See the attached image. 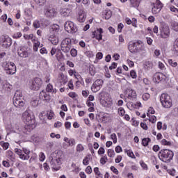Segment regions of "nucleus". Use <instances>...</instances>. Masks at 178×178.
<instances>
[{
  "label": "nucleus",
  "mask_w": 178,
  "mask_h": 178,
  "mask_svg": "<svg viewBox=\"0 0 178 178\" xmlns=\"http://www.w3.org/2000/svg\"><path fill=\"white\" fill-rule=\"evenodd\" d=\"M22 120L25 124L28 125L31 129L35 128V118L29 111H26L23 113Z\"/></svg>",
  "instance_id": "nucleus-1"
},
{
  "label": "nucleus",
  "mask_w": 178,
  "mask_h": 178,
  "mask_svg": "<svg viewBox=\"0 0 178 178\" xmlns=\"http://www.w3.org/2000/svg\"><path fill=\"white\" fill-rule=\"evenodd\" d=\"M13 104L16 108H23L26 104V101L23 98L22 90H17L13 97Z\"/></svg>",
  "instance_id": "nucleus-2"
},
{
  "label": "nucleus",
  "mask_w": 178,
  "mask_h": 178,
  "mask_svg": "<svg viewBox=\"0 0 178 178\" xmlns=\"http://www.w3.org/2000/svg\"><path fill=\"white\" fill-rule=\"evenodd\" d=\"M173 152L169 149H161L159 153V158L162 162L168 163L173 159Z\"/></svg>",
  "instance_id": "nucleus-3"
},
{
  "label": "nucleus",
  "mask_w": 178,
  "mask_h": 178,
  "mask_svg": "<svg viewBox=\"0 0 178 178\" xmlns=\"http://www.w3.org/2000/svg\"><path fill=\"white\" fill-rule=\"evenodd\" d=\"M160 101L162 106L163 108H165L166 109H169V108H172V105H173L172 97H170V95L166 93L161 94L160 97Z\"/></svg>",
  "instance_id": "nucleus-4"
},
{
  "label": "nucleus",
  "mask_w": 178,
  "mask_h": 178,
  "mask_svg": "<svg viewBox=\"0 0 178 178\" xmlns=\"http://www.w3.org/2000/svg\"><path fill=\"white\" fill-rule=\"evenodd\" d=\"M49 162L53 169L59 170V166L62 165V159L58 156L56 154H51L49 156Z\"/></svg>",
  "instance_id": "nucleus-5"
},
{
  "label": "nucleus",
  "mask_w": 178,
  "mask_h": 178,
  "mask_svg": "<svg viewBox=\"0 0 178 178\" xmlns=\"http://www.w3.org/2000/svg\"><path fill=\"white\" fill-rule=\"evenodd\" d=\"M61 51L65 54H69L72 48V40L69 38H67L61 42L60 44Z\"/></svg>",
  "instance_id": "nucleus-6"
},
{
  "label": "nucleus",
  "mask_w": 178,
  "mask_h": 178,
  "mask_svg": "<svg viewBox=\"0 0 178 178\" xmlns=\"http://www.w3.org/2000/svg\"><path fill=\"white\" fill-rule=\"evenodd\" d=\"M6 74H15L16 73V65L13 62H5L3 64Z\"/></svg>",
  "instance_id": "nucleus-7"
},
{
  "label": "nucleus",
  "mask_w": 178,
  "mask_h": 178,
  "mask_svg": "<svg viewBox=\"0 0 178 178\" xmlns=\"http://www.w3.org/2000/svg\"><path fill=\"white\" fill-rule=\"evenodd\" d=\"M42 86V81L40 78H35L31 82L30 88L31 90H33V91H37V90H40V88Z\"/></svg>",
  "instance_id": "nucleus-8"
},
{
  "label": "nucleus",
  "mask_w": 178,
  "mask_h": 178,
  "mask_svg": "<svg viewBox=\"0 0 178 178\" xmlns=\"http://www.w3.org/2000/svg\"><path fill=\"white\" fill-rule=\"evenodd\" d=\"M65 30L67 31V33H70L72 34L76 33L77 31V27L74 26V24L72 22L67 21L64 25Z\"/></svg>",
  "instance_id": "nucleus-9"
},
{
  "label": "nucleus",
  "mask_w": 178,
  "mask_h": 178,
  "mask_svg": "<svg viewBox=\"0 0 178 178\" xmlns=\"http://www.w3.org/2000/svg\"><path fill=\"white\" fill-rule=\"evenodd\" d=\"M136 54H140V55H145V54H147V49H145V45L143 44V41L141 40H138L136 42Z\"/></svg>",
  "instance_id": "nucleus-10"
},
{
  "label": "nucleus",
  "mask_w": 178,
  "mask_h": 178,
  "mask_svg": "<svg viewBox=\"0 0 178 178\" xmlns=\"http://www.w3.org/2000/svg\"><path fill=\"white\" fill-rule=\"evenodd\" d=\"M44 16L47 19H55L58 16V11L55 8H48L44 11Z\"/></svg>",
  "instance_id": "nucleus-11"
},
{
  "label": "nucleus",
  "mask_w": 178,
  "mask_h": 178,
  "mask_svg": "<svg viewBox=\"0 0 178 178\" xmlns=\"http://www.w3.org/2000/svg\"><path fill=\"white\" fill-rule=\"evenodd\" d=\"M102 84H104V80L97 79L96 80L93 84L92 85L91 90L92 92H97L101 90V87H102Z\"/></svg>",
  "instance_id": "nucleus-12"
},
{
  "label": "nucleus",
  "mask_w": 178,
  "mask_h": 178,
  "mask_svg": "<svg viewBox=\"0 0 178 178\" xmlns=\"http://www.w3.org/2000/svg\"><path fill=\"white\" fill-rule=\"evenodd\" d=\"M170 34V29H169V26L164 25L160 28V35L162 38H168Z\"/></svg>",
  "instance_id": "nucleus-13"
},
{
  "label": "nucleus",
  "mask_w": 178,
  "mask_h": 178,
  "mask_svg": "<svg viewBox=\"0 0 178 178\" xmlns=\"http://www.w3.org/2000/svg\"><path fill=\"white\" fill-rule=\"evenodd\" d=\"M162 3L159 0H156V3L154 4L153 8H152V12L153 15H156L162 10Z\"/></svg>",
  "instance_id": "nucleus-14"
},
{
  "label": "nucleus",
  "mask_w": 178,
  "mask_h": 178,
  "mask_svg": "<svg viewBox=\"0 0 178 178\" xmlns=\"http://www.w3.org/2000/svg\"><path fill=\"white\" fill-rule=\"evenodd\" d=\"M102 33H104L102 28L97 29L92 32V38H96L98 41H101V40H102Z\"/></svg>",
  "instance_id": "nucleus-15"
},
{
  "label": "nucleus",
  "mask_w": 178,
  "mask_h": 178,
  "mask_svg": "<svg viewBox=\"0 0 178 178\" xmlns=\"http://www.w3.org/2000/svg\"><path fill=\"white\" fill-rule=\"evenodd\" d=\"M1 45L3 48H9L12 45V38L8 36L4 37Z\"/></svg>",
  "instance_id": "nucleus-16"
},
{
  "label": "nucleus",
  "mask_w": 178,
  "mask_h": 178,
  "mask_svg": "<svg viewBox=\"0 0 178 178\" xmlns=\"http://www.w3.org/2000/svg\"><path fill=\"white\" fill-rule=\"evenodd\" d=\"M39 97L40 99H42V101H45L46 102H49V101H51V96L44 90L40 92Z\"/></svg>",
  "instance_id": "nucleus-17"
},
{
  "label": "nucleus",
  "mask_w": 178,
  "mask_h": 178,
  "mask_svg": "<svg viewBox=\"0 0 178 178\" xmlns=\"http://www.w3.org/2000/svg\"><path fill=\"white\" fill-rule=\"evenodd\" d=\"M128 49L131 54H136V51H137V42H129Z\"/></svg>",
  "instance_id": "nucleus-18"
},
{
  "label": "nucleus",
  "mask_w": 178,
  "mask_h": 178,
  "mask_svg": "<svg viewBox=\"0 0 178 178\" xmlns=\"http://www.w3.org/2000/svg\"><path fill=\"white\" fill-rule=\"evenodd\" d=\"M60 14L63 17H69L72 15V9L70 8H62L60 10Z\"/></svg>",
  "instance_id": "nucleus-19"
},
{
  "label": "nucleus",
  "mask_w": 178,
  "mask_h": 178,
  "mask_svg": "<svg viewBox=\"0 0 178 178\" xmlns=\"http://www.w3.org/2000/svg\"><path fill=\"white\" fill-rule=\"evenodd\" d=\"M86 19H87V15H86V12L84 10H81L79 13L78 22L79 23H84L86 22Z\"/></svg>",
  "instance_id": "nucleus-20"
},
{
  "label": "nucleus",
  "mask_w": 178,
  "mask_h": 178,
  "mask_svg": "<svg viewBox=\"0 0 178 178\" xmlns=\"http://www.w3.org/2000/svg\"><path fill=\"white\" fill-rule=\"evenodd\" d=\"M17 54L21 58H27L29 56V52L26 50V48L24 47H20L17 50Z\"/></svg>",
  "instance_id": "nucleus-21"
},
{
  "label": "nucleus",
  "mask_w": 178,
  "mask_h": 178,
  "mask_svg": "<svg viewBox=\"0 0 178 178\" xmlns=\"http://www.w3.org/2000/svg\"><path fill=\"white\" fill-rule=\"evenodd\" d=\"M127 94L128 95V98L131 99V98H136L137 92L136 90L131 89V88H128L126 90Z\"/></svg>",
  "instance_id": "nucleus-22"
},
{
  "label": "nucleus",
  "mask_w": 178,
  "mask_h": 178,
  "mask_svg": "<svg viewBox=\"0 0 178 178\" xmlns=\"http://www.w3.org/2000/svg\"><path fill=\"white\" fill-rule=\"evenodd\" d=\"M49 41H51L53 45H58L59 43V38L56 35H50L49 37Z\"/></svg>",
  "instance_id": "nucleus-23"
},
{
  "label": "nucleus",
  "mask_w": 178,
  "mask_h": 178,
  "mask_svg": "<svg viewBox=\"0 0 178 178\" xmlns=\"http://www.w3.org/2000/svg\"><path fill=\"white\" fill-rule=\"evenodd\" d=\"M162 79H163V74L156 72L153 76V81L154 83H159L161 81Z\"/></svg>",
  "instance_id": "nucleus-24"
},
{
  "label": "nucleus",
  "mask_w": 178,
  "mask_h": 178,
  "mask_svg": "<svg viewBox=\"0 0 178 178\" xmlns=\"http://www.w3.org/2000/svg\"><path fill=\"white\" fill-rule=\"evenodd\" d=\"M59 33V26L58 24H54L50 30V35H56Z\"/></svg>",
  "instance_id": "nucleus-25"
},
{
  "label": "nucleus",
  "mask_w": 178,
  "mask_h": 178,
  "mask_svg": "<svg viewBox=\"0 0 178 178\" xmlns=\"http://www.w3.org/2000/svg\"><path fill=\"white\" fill-rule=\"evenodd\" d=\"M131 8H138L141 0H129Z\"/></svg>",
  "instance_id": "nucleus-26"
},
{
  "label": "nucleus",
  "mask_w": 178,
  "mask_h": 178,
  "mask_svg": "<svg viewBox=\"0 0 178 178\" xmlns=\"http://www.w3.org/2000/svg\"><path fill=\"white\" fill-rule=\"evenodd\" d=\"M6 156L7 158H8V159H10V161H12V162H15V159H16L15 156V154L13 152L8 150L6 152Z\"/></svg>",
  "instance_id": "nucleus-27"
},
{
  "label": "nucleus",
  "mask_w": 178,
  "mask_h": 178,
  "mask_svg": "<svg viewBox=\"0 0 178 178\" xmlns=\"http://www.w3.org/2000/svg\"><path fill=\"white\" fill-rule=\"evenodd\" d=\"M64 141L65 143H67L68 145L70 147H73V145H76V140L73 138L72 139H69L67 137H65L64 138Z\"/></svg>",
  "instance_id": "nucleus-28"
},
{
  "label": "nucleus",
  "mask_w": 178,
  "mask_h": 178,
  "mask_svg": "<svg viewBox=\"0 0 178 178\" xmlns=\"http://www.w3.org/2000/svg\"><path fill=\"white\" fill-rule=\"evenodd\" d=\"M33 43V51L35 52H37L38 51V48L40 47V45H41V42L37 40V38L35 39V41L32 42Z\"/></svg>",
  "instance_id": "nucleus-29"
},
{
  "label": "nucleus",
  "mask_w": 178,
  "mask_h": 178,
  "mask_svg": "<svg viewBox=\"0 0 178 178\" xmlns=\"http://www.w3.org/2000/svg\"><path fill=\"white\" fill-rule=\"evenodd\" d=\"M46 91L47 92L55 93L56 92V89H54V86L51 83H49L46 88Z\"/></svg>",
  "instance_id": "nucleus-30"
},
{
  "label": "nucleus",
  "mask_w": 178,
  "mask_h": 178,
  "mask_svg": "<svg viewBox=\"0 0 178 178\" xmlns=\"http://www.w3.org/2000/svg\"><path fill=\"white\" fill-rule=\"evenodd\" d=\"M40 22H41L42 26H43L44 27H47V26H49V20L45 18H42L40 19Z\"/></svg>",
  "instance_id": "nucleus-31"
},
{
  "label": "nucleus",
  "mask_w": 178,
  "mask_h": 178,
  "mask_svg": "<svg viewBox=\"0 0 178 178\" xmlns=\"http://www.w3.org/2000/svg\"><path fill=\"white\" fill-rule=\"evenodd\" d=\"M24 38H25V40H31L33 42V41H35L36 38L34 36V35L30 34L24 35Z\"/></svg>",
  "instance_id": "nucleus-32"
},
{
  "label": "nucleus",
  "mask_w": 178,
  "mask_h": 178,
  "mask_svg": "<svg viewBox=\"0 0 178 178\" xmlns=\"http://www.w3.org/2000/svg\"><path fill=\"white\" fill-rule=\"evenodd\" d=\"M104 17H105L106 20H109V19H111V17H112V11H111V10H106L105 12Z\"/></svg>",
  "instance_id": "nucleus-33"
},
{
  "label": "nucleus",
  "mask_w": 178,
  "mask_h": 178,
  "mask_svg": "<svg viewBox=\"0 0 178 178\" xmlns=\"http://www.w3.org/2000/svg\"><path fill=\"white\" fill-rule=\"evenodd\" d=\"M149 141H151V139H149V138H145L142 140V145H143V147H147Z\"/></svg>",
  "instance_id": "nucleus-34"
},
{
  "label": "nucleus",
  "mask_w": 178,
  "mask_h": 178,
  "mask_svg": "<svg viewBox=\"0 0 178 178\" xmlns=\"http://www.w3.org/2000/svg\"><path fill=\"white\" fill-rule=\"evenodd\" d=\"M19 159H22V161H29V159H30V155H27L22 153V154H21V156H19Z\"/></svg>",
  "instance_id": "nucleus-35"
},
{
  "label": "nucleus",
  "mask_w": 178,
  "mask_h": 178,
  "mask_svg": "<svg viewBox=\"0 0 178 178\" xmlns=\"http://www.w3.org/2000/svg\"><path fill=\"white\" fill-rule=\"evenodd\" d=\"M168 64L172 66V67H177V62L173 60L172 59L168 60Z\"/></svg>",
  "instance_id": "nucleus-36"
},
{
  "label": "nucleus",
  "mask_w": 178,
  "mask_h": 178,
  "mask_svg": "<svg viewBox=\"0 0 178 178\" xmlns=\"http://www.w3.org/2000/svg\"><path fill=\"white\" fill-rule=\"evenodd\" d=\"M108 156L110 158H113L115 156V150L112 149H109L107 152Z\"/></svg>",
  "instance_id": "nucleus-37"
},
{
  "label": "nucleus",
  "mask_w": 178,
  "mask_h": 178,
  "mask_svg": "<svg viewBox=\"0 0 178 178\" xmlns=\"http://www.w3.org/2000/svg\"><path fill=\"white\" fill-rule=\"evenodd\" d=\"M126 154H127L129 158H132L133 159H136V156L134 155V153L131 150H127L126 151Z\"/></svg>",
  "instance_id": "nucleus-38"
},
{
  "label": "nucleus",
  "mask_w": 178,
  "mask_h": 178,
  "mask_svg": "<svg viewBox=\"0 0 178 178\" xmlns=\"http://www.w3.org/2000/svg\"><path fill=\"white\" fill-rule=\"evenodd\" d=\"M70 55L73 58H76V56H77V50L76 49H72L70 50Z\"/></svg>",
  "instance_id": "nucleus-39"
},
{
  "label": "nucleus",
  "mask_w": 178,
  "mask_h": 178,
  "mask_svg": "<svg viewBox=\"0 0 178 178\" xmlns=\"http://www.w3.org/2000/svg\"><path fill=\"white\" fill-rule=\"evenodd\" d=\"M34 1H35V3H37L40 6H44L45 2H47V0H34Z\"/></svg>",
  "instance_id": "nucleus-40"
},
{
  "label": "nucleus",
  "mask_w": 178,
  "mask_h": 178,
  "mask_svg": "<svg viewBox=\"0 0 178 178\" xmlns=\"http://www.w3.org/2000/svg\"><path fill=\"white\" fill-rule=\"evenodd\" d=\"M143 101H148V99H149V98H151V95H149V93H145L143 95Z\"/></svg>",
  "instance_id": "nucleus-41"
},
{
  "label": "nucleus",
  "mask_w": 178,
  "mask_h": 178,
  "mask_svg": "<svg viewBox=\"0 0 178 178\" xmlns=\"http://www.w3.org/2000/svg\"><path fill=\"white\" fill-rule=\"evenodd\" d=\"M76 151H77V152H81L84 151V147L83 146V145H81V144L77 145Z\"/></svg>",
  "instance_id": "nucleus-42"
},
{
  "label": "nucleus",
  "mask_w": 178,
  "mask_h": 178,
  "mask_svg": "<svg viewBox=\"0 0 178 178\" xmlns=\"http://www.w3.org/2000/svg\"><path fill=\"white\" fill-rule=\"evenodd\" d=\"M106 162H108V157H106V156H104L101 158L100 163H102V165H105V163H106Z\"/></svg>",
  "instance_id": "nucleus-43"
},
{
  "label": "nucleus",
  "mask_w": 178,
  "mask_h": 178,
  "mask_svg": "<svg viewBox=\"0 0 178 178\" xmlns=\"http://www.w3.org/2000/svg\"><path fill=\"white\" fill-rule=\"evenodd\" d=\"M33 27H34L35 29H40V27H41V24L40 23V21L35 20V21L33 22Z\"/></svg>",
  "instance_id": "nucleus-44"
},
{
  "label": "nucleus",
  "mask_w": 178,
  "mask_h": 178,
  "mask_svg": "<svg viewBox=\"0 0 178 178\" xmlns=\"http://www.w3.org/2000/svg\"><path fill=\"white\" fill-rule=\"evenodd\" d=\"M111 140H113L114 144H116V143H118V138L116 137V134H112L111 135Z\"/></svg>",
  "instance_id": "nucleus-45"
},
{
  "label": "nucleus",
  "mask_w": 178,
  "mask_h": 178,
  "mask_svg": "<svg viewBox=\"0 0 178 178\" xmlns=\"http://www.w3.org/2000/svg\"><path fill=\"white\" fill-rule=\"evenodd\" d=\"M1 145L3 147V149L6 150L9 148V143L1 142Z\"/></svg>",
  "instance_id": "nucleus-46"
},
{
  "label": "nucleus",
  "mask_w": 178,
  "mask_h": 178,
  "mask_svg": "<svg viewBox=\"0 0 178 178\" xmlns=\"http://www.w3.org/2000/svg\"><path fill=\"white\" fill-rule=\"evenodd\" d=\"M124 108H123L122 107L118 108V114L120 115V116H124Z\"/></svg>",
  "instance_id": "nucleus-47"
},
{
  "label": "nucleus",
  "mask_w": 178,
  "mask_h": 178,
  "mask_svg": "<svg viewBox=\"0 0 178 178\" xmlns=\"http://www.w3.org/2000/svg\"><path fill=\"white\" fill-rule=\"evenodd\" d=\"M40 53L42 54V55H47L48 50H47L45 47H42L40 50Z\"/></svg>",
  "instance_id": "nucleus-48"
},
{
  "label": "nucleus",
  "mask_w": 178,
  "mask_h": 178,
  "mask_svg": "<svg viewBox=\"0 0 178 178\" xmlns=\"http://www.w3.org/2000/svg\"><path fill=\"white\" fill-rule=\"evenodd\" d=\"M15 154H17V155L19 156V158H20V156H22V154L23 153V150L17 148L15 149Z\"/></svg>",
  "instance_id": "nucleus-49"
},
{
  "label": "nucleus",
  "mask_w": 178,
  "mask_h": 178,
  "mask_svg": "<svg viewBox=\"0 0 178 178\" xmlns=\"http://www.w3.org/2000/svg\"><path fill=\"white\" fill-rule=\"evenodd\" d=\"M69 97H70V98H72L73 99H76V98H77V94H76V92H71L69 93Z\"/></svg>",
  "instance_id": "nucleus-50"
},
{
  "label": "nucleus",
  "mask_w": 178,
  "mask_h": 178,
  "mask_svg": "<svg viewBox=\"0 0 178 178\" xmlns=\"http://www.w3.org/2000/svg\"><path fill=\"white\" fill-rule=\"evenodd\" d=\"M162 145H171V143L170 141L166 140L165 139H163L161 140Z\"/></svg>",
  "instance_id": "nucleus-51"
},
{
  "label": "nucleus",
  "mask_w": 178,
  "mask_h": 178,
  "mask_svg": "<svg viewBox=\"0 0 178 178\" xmlns=\"http://www.w3.org/2000/svg\"><path fill=\"white\" fill-rule=\"evenodd\" d=\"M149 120L152 123H155V122H156V117L155 115H152L151 117L149 115Z\"/></svg>",
  "instance_id": "nucleus-52"
},
{
  "label": "nucleus",
  "mask_w": 178,
  "mask_h": 178,
  "mask_svg": "<svg viewBox=\"0 0 178 178\" xmlns=\"http://www.w3.org/2000/svg\"><path fill=\"white\" fill-rule=\"evenodd\" d=\"M130 76L132 79H137V73H136V71L134 70L131 71Z\"/></svg>",
  "instance_id": "nucleus-53"
},
{
  "label": "nucleus",
  "mask_w": 178,
  "mask_h": 178,
  "mask_svg": "<svg viewBox=\"0 0 178 178\" xmlns=\"http://www.w3.org/2000/svg\"><path fill=\"white\" fill-rule=\"evenodd\" d=\"M158 66L159 67V69H161V70H165V64L161 61H159L158 63Z\"/></svg>",
  "instance_id": "nucleus-54"
},
{
  "label": "nucleus",
  "mask_w": 178,
  "mask_h": 178,
  "mask_svg": "<svg viewBox=\"0 0 178 178\" xmlns=\"http://www.w3.org/2000/svg\"><path fill=\"white\" fill-rule=\"evenodd\" d=\"M31 104L32 105V106H34V108H35L36 106H38V100L37 99L33 100L31 102Z\"/></svg>",
  "instance_id": "nucleus-55"
},
{
  "label": "nucleus",
  "mask_w": 178,
  "mask_h": 178,
  "mask_svg": "<svg viewBox=\"0 0 178 178\" xmlns=\"http://www.w3.org/2000/svg\"><path fill=\"white\" fill-rule=\"evenodd\" d=\"M22 152H24V154H25L26 155H30V149L26 147L22 148Z\"/></svg>",
  "instance_id": "nucleus-56"
},
{
  "label": "nucleus",
  "mask_w": 178,
  "mask_h": 178,
  "mask_svg": "<svg viewBox=\"0 0 178 178\" xmlns=\"http://www.w3.org/2000/svg\"><path fill=\"white\" fill-rule=\"evenodd\" d=\"M85 55L88 58H92V56H94V54H92V51H86Z\"/></svg>",
  "instance_id": "nucleus-57"
},
{
  "label": "nucleus",
  "mask_w": 178,
  "mask_h": 178,
  "mask_svg": "<svg viewBox=\"0 0 178 178\" xmlns=\"http://www.w3.org/2000/svg\"><path fill=\"white\" fill-rule=\"evenodd\" d=\"M174 52H177L178 54V42H176L173 46Z\"/></svg>",
  "instance_id": "nucleus-58"
},
{
  "label": "nucleus",
  "mask_w": 178,
  "mask_h": 178,
  "mask_svg": "<svg viewBox=\"0 0 178 178\" xmlns=\"http://www.w3.org/2000/svg\"><path fill=\"white\" fill-rule=\"evenodd\" d=\"M86 173H88V175H91L92 173V169L91 168V166L88 165L86 169Z\"/></svg>",
  "instance_id": "nucleus-59"
},
{
  "label": "nucleus",
  "mask_w": 178,
  "mask_h": 178,
  "mask_svg": "<svg viewBox=\"0 0 178 178\" xmlns=\"http://www.w3.org/2000/svg\"><path fill=\"white\" fill-rule=\"evenodd\" d=\"M149 113H151V115H154V113H155V110H154V108L152 107H150L148 110V113H147V116H149Z\"/></svg>",
  "instance_id": "nucleus-60"
},
{
  "label": "nucleus",
  "mask_w": 178,
  "mask_h": 178,
  "mask_svg": "<svg viewBox=\"0 0 178 178\" xmlns=\"http://www.w3.org/2000/svg\"><path fill=\"white\" fill-rule=\"evenodd\" d=\"M68 87L69 88H70V90H73L74 88V86H73V80H70L69 83H68Z\"/></svg>",
  "instance_id": "nucleus-61"
},
{
  "label": "nucleus",
  "mask_w": 178,
  "mask_h": 178,
  "mask_svg": "<svg viewBox=\"0 0 178 178\" xmlns=\"http://www.w3.org/2000/svg\"><path fill=\"white\" fill-rule=\"evenodd\" d=\"M122 151H123L122 149V147H120V146H117L116 147H115V152H117V154H119V153H120V152H122Z\"/></svg>",
  "instance_id": "nucleus-62"
},
{
  "label": "nucleus",
  "mask_w": 178,
  "mask_h": 178,
  "mask_svg": "<svg viewBox=\"0 0 178 178\" xmlns=\"http://www.w3.org/2000/svg\"><path fill=\"white\" fill-rule=\"evenodd\" d=\"M104 55L102 54V52H99L96 54V58L97 59H102Z\"/></svg>",
  "instance_id": "nucleus-63"
},
{
  "label": "nucleus",
  "mask_w": 178,
  "mask_h": 178,
  "mask_svg": "<svg viewBox=\"0 0 178 178\" xmlns=\"http://www.w3.org/2000/svg\"><path fill=\"white\" fill-rule=\"evenodd\" d=\"M172 29H173V30H175V31H178V23L177 22L174 23V24L172 26Z\"/></svg>",
  "instance_id": "nucleus-64"
}]
</instances>
